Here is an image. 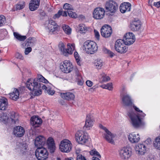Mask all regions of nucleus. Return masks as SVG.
<instances>
[{"mask_svg":"<svg viewBox=\"0 0 160 160\" xmlns=\"http://www.w3.org/2000/svg\"><path fill=\"white\" fill-rule=\"evenodd\" d=\"M35 79H37L36 81L39 83H41V82L44 83H48V81L41 75H38Z\"/></svg>","mask_w":160,"mask_h":160,"instance_id":"34","label":"nucleus"},{"mask_svg":"<svg viewBox=\"0 0 160 160\" xmlns=\"http://www.w3.org/2000/svg\"><path fill=\"white\" fill-rule=\"evenodd\" d=\"M86 85L89 87H91L93 85V82L90 80H87L86 82Z\"/></svg>","mask_w":160,"mask_h":160,"instance_id":"60","label":"nucleus"},{"mask_svg":"<svg viewBox=\"0 0 160 160\" xmlns=\"http://www.w3.org/2000/svg\"><path fill=\"white\" fill-rule=\"evenodd\" d=\"M76 141L80 144L86 143L88 141V137L87 133L82 131H78L75 135Z\"/></svg>","mask_w":160,"mask_h":160,"instance_id":"7","label":"nucleus"},{"mask_svg":"<svg viewBox=\"0 0 160 160\" xmlns=\"http://www.w3.org/2000/svg\"><path fill=\"white\" fill-rule=\"evenodd\" d=\"M77 160H87V159L85 157L80 154L77 155Z\"/></svg>","mask_w":160,"mask_h":160,"instance_id":"54","label":"nucleus"},{"mask_svg":"<svg viewBox=\"0 0 160 160\" xmlns=\"http://www.w3.org/2000/svg\"><path fill=\"white\" fill-rule=\"evenodd\" d=\"M74 55L77 64L79 66H81V61L80 60V57L79 54L77 52H74Z\"/></svg>","mask_w":160,"mask_h":160,"instance_id":"40","label":"nucleus"},{"mask_svg":"<svg viewBox=\"0 0 160 160\" xmlns=\"http://www.w3.org/2000/svg\"><path fill=\"white\" fill-rule=\"evenodd\" d=\"M73 75L76 78L78 85L82 86L83 85L84 81L79 72L77 68L74 69L73 71Z\"/></svg>","mask_w":160,"mask_h":160,"instance_id":"19","label":"nucleus"},{"mask_svg":"<svg viewBox=\"0 0 160 160\" xmlns=\"http://www.w3.org/2000/svg\"><path fill=\"white\" fill-rule=\"evenodd\" d=\"M8 32L5 29H3L0 30V37L2 38H4L7 34Z\"/></svg>","mask_w":160,"mask_h":160,"instance_id":"46","label":"nucleus"},{"mask_svg":"<svg viewBox=\"0 0 160 160\" xmlns=\"http://www.w3.org/2000/svg\"><path fill=\"white\" fill-rule=\"evenodd\" d=\"M132 151L128 147H124L121 149V158L123 160H128L131 157Z\"/></svg>","mask_w":160,"mask_h":160,"instance_id":"11","label":"nucleus"},{"mask_svg":"<svg viewBox=\"0 0 160 160\" xmlns=\"http://www.w3.org/2000/svg\"><path fill=\"white\" fill-rule=\"evenodd\" d=\"M59 148L61 152H68L71 150L72 145L70 141L67 139H64L61 142Z\"/></svg>","mask_w":160,"mask_h":160,"instance_id":"8","label":"nucleus"},{"mask_svg":"<svg viewBox=\"0 0 160 160\" xmlns=\"http://www.w3.org/2000/svg\"><path fill=\"white\" fill-rule=\"evenodd\" d=\"M147 146L143 143H139L136 146V150L138 153L141 155H144L148 150Z\"/></svg>","mask_w":160,"mask_h":160,"instance_id":"17","label":"nucleus"},{"mask_svg":"<svg viewBox=\"0 0 160 160\" xmlns=\"http://www.w3.org/2000/svg\"><path fill=\"white\" fill-rule=\"evenodd\" d=\"M102 50L104 53L107 54L111 58L114 55V53L112 51L106 48H103Z\"/></svg>","mask_w":160,"mask_h":160,"instance_id":"45","label":"nucleus"},{"mask_svg":"<svg viewBox=\"0 0 160 160\" xmlns=\"http://www.w3.org/2000/svg\"><path fill=\"white\" fill-rule=\"evenodd\" d=\"M45 25L46 29L49 30L50 32H52L58 29V25L52 19L46 21Z\"/></svg>","mask_w":160,"mask_h":160,"instance_id":"13","label":"nucleus"},{"mask_svg":"<svg viewBox=\"0 0 160 160\" xmlns=\"http://www.w3.org/2000/svg\"><path fill=\"white\" fill-rule=\"evenodd\" d=\"M18 119L17 118L15 117V115L14 117L13 116L10 118H8L7 120V122H10L11 124H14L18 122Z\"/></svg>","mask_w":160,"mask_h":160,"instance_id":"36","label":"nucleus"},{"mask_svg":"<svg viewBox=\"0 0 160 160\" xmlns=\"http://www.w3.org/2000/svg\"><path fill=\"white\" fill-rule=\"evenodd\" d=\"M123 6L126 8L127 11H130L131 8V4L129 2H124L122 3Z\"/></svg>","mask_w":160,"mask_h":160,"instance_id":"48","label":"nucleus"},{"mask_svg":"<svg viewBox=\"0 0 160 160\" xmlns=\"http://www.w3.org/2000/svg\"><path fill=\"white\" fill-rule=\"evenodd\" d=\"M40 0H31L29 4V8L31 11H34L38 8Z\"/></svg>","mask_w":160,"mask_h":160,"instance_id":"21","label":"nucleus"},{"mask_svg":"<svg viewBox=\"0 0 160 160\" xmlns=\"http://www.w3.org/2000/svg\"><path fill=\"white\" fill-rule=\"evenodd\" d=\"M42 89L44 90L45 92L46 91L49 95H52L55 93L54 91L52 90L49 87L47 86L44 84L42 86Z\"/></svg>","mask_w":160,"mask_h":160,"instance_id":"31","label":"nucleus"},{"mask_svg":"<svg viewBox=\"0 0 160 160\" xmlns=\"http://www.w3.org/2000/svg\"><path fill=\"white\" fill-rule=\"evenodd\" d=\"M126 45L121 44V53H125L127 51L128 48Z\"/></svg>","mask_w":160,"mask_h":160,"instance_id":"49","label":"nucleus"},{"mask_svg":"<svg viewBox=\"0 0 160 160\" xmlns=\"http://www.w3.org/2000/svg\"><path fill=\"white\" fill-rule=\"evenodd\" d=\"M5 17L2 15H0V27L4 25L5 23Z\"/></svg>","mask_w":160,"mask_h":160,"instance_id":"51","label":"nucleus"},{"mask_svg":"<svg viewBox=\"0 0 160 160\" xmlns=\"http://www.w3.org/2000/svg\"><path fill=\"white\" fill-rule=\"evenodd\" d=\"M140 139L139 134H138L136 136L134 133H132L130 134L128 136L129 140L132 143L137 142L139 141Z\"/></svg>","mask_w":160,"mask_h":160,"instance_id":"25","label":"nucleus"},{"mask_svg":"<svg viewBox=\"0 0 160 160\" xmlns=\"http://www.w3.org/2000/svg\"><path fill=\"white\" fill-rule=\"evenodd\" d=\"M141 26V23L140 21L138 19L135 18L130 23V28L132 31L136 32L140 30Z\"/></svg>","mask_w":160,"mask_h":160,"instance_id":"15","label":"nucleus"},{"mask_svg":"<svg viewBox=\"0 0 160 160\" xmlns=\"http://www.w3.org/2000/svg\"><path fill=\"white\" fill-rule=\"evenodd\" d=\"M79 29L80 33H84L87 31V28L84 24H80L79 26Z\"/></svg>","mask_w":160,"mask_h":160,"instance_id":"42","label":"nucleus"},{"mask_svg":"<svg viewBox=\"0 0 160 160\" xmlns=\"http://www.w3.org/2000/svg\"><path fill=\"white\" fill-rule=\"evenodd\" d=\"M105 15V10L102 8L98 7L95 8L93 12V17L96 20L103 18Z\"/></svg>","mask_w":160,"mask_h":160,"instance_id":"9","label":"nucleus"},{"mask_svg":"<svg viewBox=\"0 0 160 160\" xmlns=\"http://www.w3.org/2000/svg\"><path fill=\"white\" fill-rule=\"evenodd\" d=\"M24 7V4H17L15 7V10H20L23 9Z\"/></svg>","mask_w":160,"mask_h":160,"instance_id":"53","label":"nucleus"},{"mask_svg":"<svg viewBox=\"0 0 160 160\" xmlns=\"http://www.w3.org/2000/svg\"><path fill=\"white\" fill-rule=\"evenodd\" d=\"M100 86L103 88L107 89L110 91L112 90L113 89L112 83L111 82L108 83L106 84L102 85Z\"/></svg>","mask_w":160,"mask_h":160,"instance_id":"37","label":"nucleus"},{"mask_svg":"<svg viewBox=\"0 0 160 160\" xmlns=\"http://www.w3.org/2000/svg\"><path fill=\"white\" fill-rule=\"evenodd\" d=\"M93 124V121L89 115H87L86 118L85 124L83 128L85 130H88L92 127Z\"/></svg>","mask_w":160,"mask_h":160,"instance_id":"23","label":"nucleus"},{"mask_svg":"<svg viewBox=\"0 0 160 160\" xmlns=\"http://www.w3.org/2000/svg\"><path fill=\"white\" fill-rule=\"evenodd\" d=\"M36 42V39L34 38L30 37L27 39L26 45L27 46H32Z\"/></svg>","mask_w":160,"mask_h":160,"instance_id":"33","label":"nucleus"},{"mask_svg":"<svg viewBox=\"0 0 160 160\" xmlns=\"http://www.w3.org/2000/svg\"><path fill=\"white\" fill-rule=\"evenodd\" d=\"M94 32L96 38L97 39V40H99L100 35L99 32L95 30H94Z\"/></svg>","mask_w":160,"mask_h":160,"instance_id":"58","label":"nucleus"},{"mask_svg":"<svg viewBox=\"0 0 160 160\" xmlns=\"http://www.w3.org/2000/svg\"><path fill=\"white\" fill-rule=\"evenodd\" d=\"M60 96L63 99L68 100H73L75 98L74 94L70 92L61 93Z\"/></svg>","mask_w":160,"mask_h":160,"instance_id":"24","label":"nucleus"},{"mask_svg":"<svg viewBox=\"0 0 160 160\" xmlns=\"http://www.w3.org/2000/svg\"><path fill=\"white\" fill-rule=\"evenodd\" d=\"M135 36L134 34L132 33L131 32H128L126 33L123 36V39H125L127 38H134Z\"/></svg>","mask_w":160,"mask_h":160,"instance_id":"47","label":"nucleus"},{"mask_svg":"<svg viewBox=\"0 0 160 160\" xmlns=\"http://www.w3.org/2000/svg\"><path fill=\"white\" fill-rule=\"evenodd\" d=\"M62 14V12L61 11V10H59L58 13L55 14L54 16V18H59L61 15Z\"/></svg>","mask_w":160,"mask_h":160,"instance_id":"59","label":"nucleus"},{"mask_svg":"<svg viewBox=\"0 0 160 160\" xmlns=\"http://www.w3.org/2000/svg\"><path fill=\"white\" fill-rule=\"evenodd\" d=\"M83 46L86 52L90 54L94 53L98 49V47L96 43L92 41H86L84 42Z\"/></svg>","mask_w":160,"mask_h":160,"instance_id":"4","label":"nucleus"},{"mask_svg":"<svg viewBox=\"0 0 160 160\" xmlns=\"http://www.w3.org/2000/svg\"><path fill=\"white\" fill-rule=\"evenodd\" d=\"M48 155V152L45 148H38L36 150L35 155L38 160H45Z\"/></svg>","mask_w":160,"mask_h":160,"instance_id":"6","label":"nucleus"},{"mask_svg":"<svg viewBox=\"0 0 160 160\" xmlns=\"http://www.w3.org/2000/svg\"><path fill=\"white\" fill-rule=\"evenodd\" d=\"M122 101L123 103L126 106H131L132 104L131 98L128 95L123 96Z\"/></svg>","mask_w":160,"mask_h":160,"instance_id":"28","label":"nucleus"},{"mask_svg":"<svg viewBox=\"0 0 160 160\" xmlns=\"http://www.w3.org/2000/svg\"><path fill=\"white\" fill-rule=\"evenodd\" d=\"M62 28L66 33L68 34H69L71 32V29L67 25H64L62 26Z\"/></svg>","mask_w":160,"mask_h":160,"instance_id":"41","label":"nucleus"},{"mask_svg":"<svg viewBox=\"0 0 160 160\" xmlns=\"http://www.w3.org/2000/svg\"><path fill=\"white\" fill-rule=\"evenodd\" d=\"M61 11L62 12V14L61 15H62L63 16H67V11Z\"/></svg>","mask_w":160,"mask_h":160,"instance_id":"63","label":"nucleus"},{"mask_svg":"<svg viewBox=\"0 0 160 160\" xmlns=\"http://www.w3.org/2000/svg\"><path fill=\"white\" fill-rule=\"evenodd\" d=\"M135 38H127L125 39H123L122 41L125 45H130L132 44L135 41Z\"/></svg>","mask_w":160,"mask_h":160,"instance_id":"30","label":"nucleus"},{"mask_svg":"<svg viewBox=\"0 0 160 160\" xmlns=\"http://www.w3.org/2000/svg\"><path fill=\"white\" fill-rule=\"evenodd\" d=\"M15 57L18 59H19L21 60H23V57L22 56V55L19 52H17L15 54Z\"/></svg>","mask_w":160,"mask_h":160,"instance_id":"55","label":"nucleus"},{"mask_svg":"<svg viewBox=\"0 0 160 160\" xmlns=\"http://www.w3.org/2000/svg\"><path fill=\"white\" fill-rule=\"evenodd\" d=\"M101 128L103 129L106 132V134H105L104 138L109 143L112 144L114 143V141L112 139L115 137L116 135L113 134L105 127L101 125Z\"/></svg>","mask_w":160,"mask_h":160,"instance_id":"14","label":"nucleus"},{"mask_svg":"<svg viewBox=\"0 0 160 160\" xmlns=\"http://www.w3.org/2000/svg\"><path fill=\"white\" fill-rule=\"evenodd\" d=\"M47 143L50 152H53L56 148L53 139L52 138H49L47 140Z\"/></svg>","mask_w":160,"mask_h":160,"instance_id":"22","label":"nucleus"},{"mask_svg":"<svg viewBox=\"0 0 160 160\" xmlns=\"http://www.w3.org/2000/svg\"><path fill=\"white\" fill-rule=\"evenodd\" d=\"M9 98L11 99L16 100L19 97V92L18 90L15 88L13 92L9 94Z\"/></svg>","mask_w":160,"mask_h":160,"instance_id":"27","label":"nucleus"},{"mask_svg":"<svg viewBox=\"0 0 160 160\" xmlns=\"http://www.w3.org/2000/svg\"><path fill=\"white\" fill-rule=\"evenodd\" d=\"M133 107L135 110L136 111L140 112H142V111L139 110V108H137L136 106L134 105Z\"/></svg>","mask_w":160,"mask_h":160,"instance_id":"64","label":"nucleus"},{"mask_svg":"<svg viewBox=\"0 0 160 160\" xmlns=\"http://www.w3.org/2000/svg\"><path fill=\"white\" fill-rule=\"evenodd\" d=\"M46 139L42 136H39L37 137L34 141V144L35 146L37 148L43 147L45 143Z\"/></svg>","mask_w":160,"mask_h":160,"instance_id":"16","label":"nucleus"},{"mask_svg":"<svg viewBox=\"0 0 160 160\" xmlns=\"http://www.w3.org/2000/svg\"><path fill=\"white\" fill-rule=\"evenodd\" d=\"M141 114L136 115L134 112L129 113L128 115L131 120V123L133 127L137 128L142 125V122L140 117H144L146 114L142 112Z\"/></svg>","mask_w":160,"mask_h":160,"instance_id":"2","label":"nucleus"},{"mask_svg":"<svg viewBox=\"0 0 160 160\" xmlns=\"http://www.w3.org/2000/svg\"><path fill=\"white\" fill-rule=\"evenodd\" d=\"M126 8L124 7L123 6V4L122 3L121 4V12L122 13H124L126 11H127L126 10H125Z\"/></svg>","mask_w":160,"mask_h":160,"instance_id":"56","label":"nucleus"},{"mask_svg":"<svg viewBox=\"0 0 160 160\" xmlns=\"http://www.w3.org/2000/svg\"><path fill=\"white\" fill-rule=\"evenodd\" d=\"M67 13H68V16L72 18H75L77 17V15L76 13L73 12L71 10H69V11H67Z\"/></svg>","mask_w":160,"mask_h":160,"instance_id":"52","label":"nucleus"},{"mask_svg":"<svg viewBox=\"0 0 160 160\" xmlns=\"http://www.w3.org/2000/svg\"><path fill=\"white\" fill-rule=\"evenodd\" d=\"M112 33V28L109 25H105L101 29V35L105 38L110 37Z\"/></svg>","mask_w":160,"mask_h":160,"instance_id":"12","label":"nucleus"},{"mask_svg":"<svg viewBox=\"0 0 160 160\" xmlns=\"http://www.w3.org/2000/svg\"><path fill=\"white\" fill-rule=\"evenodd\" d=\"M105 8L107 11L110 12V13H107L108 16H112L116 12L118 9L117 3L112 0H110L107 2L105 5Z\"/></svg>","mask_w":160,"mask_h":160,"instance_id":"3","label":"nucleus"},{"mask_svg":"<svg viewBox=\"0 0 160 160\" xmlns=\"http://www.w3.org/2000/svg\"><path fill=\"white\" fill-rule=\"evenodd\" d=\"M153 146L156 148L160 149V136L156 138L153 143Z\"/></svg>","mask_w":160,"mask_h":160,"instance_id":"38","label":"nucleus"},{"mask_svg":"<svg viewBox=\"0 0 160 160\" xmlns=\"http://www.w3.org/2000/svg\"><path fill=\"white\" fill-rule=\"evenodd\" d=\"M67 47V49H65L64 44L62 42H60L58 45L59 50L65 56L68 55V54H71L72 53L73 51L75 49V45L73 43H68Z\"/></svg>","mask_w":160,"mask_h":160,"instance_id":"5","label":"nucleus"},{"mask_svg":"<svg viewBox=\"0 0 160 160\" xmlns=\"http://www.w3.org/2000/svg\"><path fill=\"white\" fill-rule=\"evenodd\" d=\"M32 51V48L31 47H28L27 48L25 51V55H28L29 52Z\"/></svg>","mask_w":160,"mask_h":160,"instance_id":"57","label":"nucleus"},{"mask_svg":"<svg viewBox=\"0 0 160 160\" xmlns=\"http://www.w3.org/2000/svg\"><path fill=\"white\" fill-rule=\"evenodd\" d=\"M25 130L24 128L21 126H16L14 128L13 133L18 137H22L24 134Z\"/></svg>","mask_w":160,"mask_h":160,"instance_id":"20","label":"nucleus"},{"mask_svg":"<svg viewBox=\"0 0 160 160\" xmlns=\"http://www.w3.org/2000/svg\"><path fill=\"white\" fill-rule=\"evenodd\" d=\"M153 5L157 8H159L160 7V1L158 2H154Z\"/></svg>","mask_w":160,"mask_h":160,"instance_id":"61","label":"nucleus"},{"mask_svg":"<svg viewBox=\"0 0 160 160\" xmlns=\"http://www.w3.org/2000/svg\"><path fill=\"white\" fill-rule=\"evenodd\" d=\"M31 123L34 127L36 128L40 126L42 124V119L38 116H33L30 119Z\"/></svg>","mask_w":160,"mask_h":160,"instance_id":"18","label":"nucleus"},{"mask_svg":"<svg viewBox=\"0 0 160 160\" xmlns=\"http://www.w3.org/2000/svg\"><path fill=\"white\" fill-rule=\"evenodd\" d=\"M28 146L26 143H19L18 151L21 153H23L26 151Z\"/></svg>","mask_w":160,"mask_h":160,"instance_id":"29","label":"nucleus"},{"mask_svg":"<svg viewBox=\"0 0 160 160\" xmlns=\"http://www.w3.org/2000/svg\"><path fill=\"white\" fill-rule=\"evenodd\" d=\"M100 77L101 78V80L103 82H108L110 80L109 77L104 73L101 74Z\"/></svg>","mask_w":160,"mask_h":160,"instance_id":"39","label":"nucleus"},{"mask_svg":"<svg viewBox=\"0 0 160 160\" xmlns=\"http://www.w3.org/2000/svg\"><path fill=\"white\" fill-rule=\"evenodd\" d=\"M103 65V62L101 59H98L94 62V66L98 69H100Z\"/></svg>","mask_w":160,"mask_h":160,"instance_id":"35","label":"nucleus"},{"mask_svg":"<svg viewBox=\"0 0 160 160\" xmlns=\"http://www.w3.org/2000/svg\"><path fill=\"white\" fill-rule=\"evenodd\" d=\"M8 100L6 98L2 97L0 98V110H5L8 108Z\"/></svg>","mask_w":160,"mask_h":160,"instance_id":"26","label":"nucleus"},{"mask_svg":"<svg viewBox=\"0 0 160 160\" xmlns=\"http://www.w3.org/2000/svg\"><path fill=\"white\" fill-rule=\"evenodd\" d=\"M60 68L64 73H68L73 70V66L69 61H64L60 66Z\"/></svg>","mask_w":160,"mask_h":160,"instance_id":"10","label":"nucleus"},{"mask_svg":"<svg viewBox=\"0 0 160 160\" xmlns=\"http://www.w3.org/2000/svg\"><path fill=\"white\" fill-rule=\"evenodd\" d=\"M37 79L28 80L26 83V87L29 90L34 92L35 96H38L42 93V86L43 84L39 83Z\"/></svg>","mask_w":160,"mask_h":160,"instance_id":"1","label":"nucleus"},{"mask_svg":"<svg viewBox=\"0 0 160 160\" xmlns=\"http://www.w3.org/2000/svg\"><path fill=\"white\" fill-rule=\"evenodd\" d=\"M120 48V39H118L116 42L115 46L114 48L116 51L118 52H120L119 48Z\"/></svg>","mask_w":160,"mask_h":160,"instance_id":"44","label":"nucleus"},{"mask_svg":"<svg viewBox=\"0 0 160 160\" xmlns=\"http://www.w3.org/2000/svg\"><path fill=\"white\" fill-rule=\"evenodd\" d=\"M151 139L150 138H148L146 141H145V143L147 144L146 146H148V144H149L151 143ZM148 146H147V147Z\"/></svg>","mask_w":160,"mask_h":160,"instance_id":"62","label":"nucleus"},{"mask_svg":"<svg viewBox=\"0 0 160 160\" xmlns=\"http://www.w3.org/2000/svg\"><path fill=\"white\" fill-rule=\"evenodd\" d=\"M90 154L92 156H96L99 158H101V156L99 153L95 149H93L89 152Z\"/></svg>","mask_w":160,"mask_h":160,"instance_id":"43","label":"nucleus"},{"mask_svg":"<svg viewBox=\"0 0 160 160\" xmlns=\"http://www.w3.org/2000/svg\"><path fill=\"white\" fill-rule=\"evenodd\" d=\"M63 8L67 10V11L73 9L72 6L67 3H66L64 4L63 6Z\"/></svg>","mask_w":160,"mask_h":160,"instance_id":"50","label":"nucleus"},{"mask_svg":"<svg viewBox=\"0 0 160 160\" xmlns=\"http://www.w3.org/2000/svg\"><path fill=\"white\" fill-rule=\"evenodd\" d=\"M13 35L17 40L20 41H24L27 38L26 36H22L18 33L15 32H13Z\"/></svg>","mask_w":160,"mask_h":160,"instance_id":"32","label":"nucleus"}]
</instances>
